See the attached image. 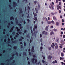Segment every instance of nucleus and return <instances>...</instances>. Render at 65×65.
I'll list each match as a JSON object with an SVG mask.
<instances>
[{
  "label": "nucleus",
  "mask_w": 65,
  "mask_h": 65,
  "mask_svg": "<svg viewBox=\"0 0 65 65\" xmlns=\"http://www.w3.org/2000/svg\"><path fill=\"white\" fill-rule=\"evenodd\" d=\"M50 5L51 6H49V8H50L52 10L53 9H54V7H53V5L52 4H50Z\"/></svg>",
  "instance_id": "1"
},
{
  "label": "nucleus",
  "mask_w": 65,
  "mask_h": 65,
  "mask_svg": "<svg viewBox=\"0 0 65 65\" xmlns=\"http://www.w3.org/2000/svg\"><path fill=\"white\" fill-rule=\"evenodd\" d=\"M31 61H32V63H33L34 64H35V62H34V61L35 60V58H33L31 59Z\"/></svg>",
  "instance_id": "2"
},
{
  "label": "nucleus",
  "mask_w": 65,
  "mask_h": 65,
  "mask_svg": "<svg viewBox=\"0 0 65 65\" xmlns=\"http://www.w3.org/2000/svg\"><path fill=\"white\" fill-rule=\"evenodd\" d=\"M13 7H15L17 6V4H16V3L15 2H13Z\"/></svg>",
  "instance_id": "3"
},
{
  "label": "nucleus",
  "mask_w": 65,
  "mask_h": 65,
  "mask_svg": "<svg viewBox=\"0 0 65 65\" xmlns=\"http://www.w3.org/2000/svg\"><path fill=\"white\" fill-rule=\"evenodd\" d=\"M32 49H31V51L32 52H35V51H34L33 50H34V46H33L32 47Z\"/></svg>",
  "instance_id": "4"
},
{
  "label": "nucleus",
  "mask_w": 65,
  "mask_h": 65,
  "mask_svg": "<svg viewBox=\"0 0 65 65\" xmlns=\"http://www.w3.org/2000/svg\"><path fill=\"white\" fill-rule=\"evenodd\" d=\"M49 27V25L47 26L45 28V30L46 31H48V28Z\"/></svg>",
  "instance_id": "5"
},
{
  "label": "nucleus",
  "mask_w": 65,
  "mask_h": 65,
  "mask_svg": "<svg viewBox=\"0 0 65 65\" xmlns=\"http://www.w3.org/2000/svg\"><path fill=\"white\" fill-rule=\"evenodd\" d=\"M33 31H34V35L35 37H36V35L35 34V29L34 28L33 29Z\"/></svg>",
  "instance_id": "6"
},
{
  "label": "nucleus",
  "mask_w": 65,
  "mask_h": 65,
  "mask_svg": "<svg viewBox=\"0 0 65 65\" xmlns=\"http://www.w3.org/2000/svg\"><path fill=\"white\" fill-rule=\"evenodd\" d=\"M52 57L51 55H49L48 56V59H51Z\"/></svg>",
  "instance_id": "7"
},
{
  "label": "nucleus",
  "mask_w": 65,
  "mask_h": 65,
  "mask_svg": "<svg viewBox=\"0 0 65 65\" xmlns=\"http://www.w3.org/2000/svg\"><path fill=\"white\" fill-rule=\"evenodd\" d=\"M60 23L59 22H56V25L58 26V25H59V24Z\"/></svg>",
  "instance_id": "8"
},
{
  "label": "nucleus",
  "mask_w": 65,
  "mask_h": 65,
  "mask_svg": "<svg viewBox=\"0 0 65 65\" xmlns=\"http://www.w3.org/2000/svg\"><path fill=\"white\" fill-rule=\"evenodd\" d=\"M32 40H33V38L32 37H31V39L30 40V43H31V42H32Z\"/></svg>",
  "instance_id": "9"
},
{
  "label": "nucleus",
  "mask_w": 65,
  "mask_h": 65,
  "mask_svg": "<svg viewBox=\"0 0 65 65\" xmlns=\"http://www.w3.org/2000/svg\"><path fill=\"white\" fill-rule=\"evenodd\" d=\"M19 10H20V13H22L23 12V11H22V9L21 8H20V9Z\"/></svg>",
  "instance_id": "10"
},
{
  "label": "nucleus",
  "mask_w": 65,
  "mask_h": 65,
  "mask_svg": "<svg viewBox=\"0 0 65 65\" xmlns=\"http://www.w3.org/2000/svg\"><path fill=\"white\" fill-rule=\"evenodd\" d=\"M33 13V14L34 15V18H35V17H37V14H36V13H34V12Z\"/></svg>",
  "instance_id": "11"
},
{
  "label": "nucleus",
  "mask_w": 65,
  "mask_h": 65,
  "mask_svg": "<svg viewBox=\"0 0 65 65\" xmlns=\"http://www.w3.org/2000/svg\"><path fill=\"white\" fill-rule=\"evenodd\" d=\"M31 33L32 34V36L35 37V36H34V34H33V31L32 30H31Z\"/></svg>",
  "instance_id": "12"
},
{
  "label": "nucleus",
  "mask_w": 65,
  "mask_h": 65,
  "mask_svg": "<svg viewBox=\"0 0 65 65\" xmlns=\"http://www.w3.org/2000/svg\"><path fill=\"white\" fill-rule=\"evenodd\" d=\"M52 34H53V35H54L55 34L54 33V32L53 31H52L50 33V35H52Z\"/></svg>",
  "instance_id": "13"
},
{
  "label": "nucleus",
  "mask_w": 65,
  "mask_h": 65,
  "mask_svg": "<svg viewBox=\"0 0 65 65\" xmlns=\"http://www.w3.org/2000/svg\"><path fill=\"white\" fill-rule=\"evenodd\" d=\"M53 20H54V21H56L57 20V19L55 16L53 17Z\"/></svg>",
  "instance_id": "14"
},
{
  "label": "nucleus",
  "mask_w": 65,
  "mask_h": 65,
  "mask_svg": "<svg viewBox=\"0 0 65 65\" xmlns=\"http://www.w3.org/2000/svg\"><path fill=\"white\" fill-rule=\"evenodd\" d=\"M40 48L41 50H40L41 52L42 51V49H43V47H42V46H41L40 47Z\"/></svg>",
  "instance_id": "15"
},
{
  "label": "nucleus",
  "mask_w": 65,
  "mask_h": 65,
  "mask_svg": "<svg viewBox=\"0 0 65 65\" xmlns=\"http://www.w3.org/2000/svg\"><path fill=\"white\" fill-rule=\"evenodd\" d=\"M10 20H14V18L13 17H12L10 18Z\"/></svg>",
  "instance_id": "16"
},
{
  "label": "nucleus",
  "mask_w": 65,
  "mask_h": 65,
  "mask_svg": "<svg viewBox=\"0 0 65 65\" xmlns=\"http://www.w3.org/2000/svg\"><path fill=\"white\" fill-rule=\"evenodd\" d=\"M58 45H56L55 46V48H56V49H58Z\"/></svg>",
  "instance_id": "17"
},
{
  "label": "nucleus",
  "mask_w": 65,
  "mask_h": 65,
  "mask_svg": "<svg viewBox=\"0 0 65 65\" xmlns=\"http://www.w3.org/2000/svg\"><path fill=\"white\" fill-rule=\"evenodd\" d=\"M47 23L48 24H51V22L50 21H48L47 22Z\"/></svg>",
  "instance_id": "18"
},
{
  "label": "nucleus",
  "mask_w": 65,
  "mask_h": 65,
  "mask_svg": "<svg viewBox=\"0 0 65 65\" xmlns=\"http://www.w3.org/2000/svg\"><path fill=\"white\" fill-rule=\"evenodd\" d=\"M27 18H30V16L29 15V14H28V15L27 17Z\"/></svg>",
  "instance_id": "19"
},
{
  "label": "nucleus",
  "mask_w": 65,
  "mask_h": 65,
  "mask_svg": "<svg viewBox=\"0 0 65 65\" xmlns=\"http://www.w3.org/2000/svg\"><path fill=\"white\" fill-rule=\"evenodd\" d=\"M51 49H52V48H51V47H48V50H49V51H50V50H51Z\"/></svg>",
  "instance_id": "20"
},
{
  "label": "nucleus",
  "mask_w": 65,
  "mask_h": 65,
  "mask_svg": "<svg viewBox=\"0 0 65 65\" xmlns=\"http://www.w3.org/2000/svg\"><path fill=\"white\" fill-rule=\"evenodd\" d=\"M51 23L52 24H55V22L53 21H51Z\"/></svg>",
  "instance_id": "21"
},
{
  "label": "nucleus",
  "mask_w": 65,
  "mask_h": 65,
  "mask_svg": "<svg viewBox=\"0 0 65 65\" xmlns=\"http://www.w3.org/2000/svg\"><path fill=\"white\" fill-rule=\"evenodd\" d=\"M17 32L18 33H19V34H22V32L21 31H18Z\"/></svg>",
  "instance_id": "22"
},
{
  "label": "nucleus",
  "mask_w": 65,
  "mask_h": 65,
  "mask_svg": "<svg viewBox=\"0 0 65 65\" xmlns=\"http://www.w3.org/2000/svg\"><path fill=\"white\" fill-rule=\"evenodd\" d=\"M9 7L10 8V9H12V7H11V6L10 5H9Z\"/></svg>",
  "instance_id": "23"
},
{
  "label": "nucleus",
  "mask_w": 65,
  "mask_h": 65,
  "mask_svg": "<svg viewBox=\"0 0 65 65\" xmlns=\"http://www.w3.org/2000/svg\"><path fill=\"white\" fill-rule=\"evenodd\" d=\"M35 18V21H37V17H34Z\"/></svg>",
  "instance_id": "24"
},
{
  "label": "nucleus",
  "mask_w": 65,
  "mask_h": 65,
  "mask_svg": "<svg viewBox=\"0 0 65 65\" xmlns=\"http://www.w3.org/2000/svg\"><path fill=\"white\" fill-rule=\"evenodd\" d=\"M61 55L62 57H63L64 56V54L63 53H61Z\"/></svg>",
  "instance_id": "25"
},
{
  "label": "nucleus",
  "mask_w": 65,
  "mask_h": 65,
  "mask_svg": "<svg viewBox=\"0 0 65 65\" xmlns=\"http://www.w3.org/2000/svg\"><path fill=\"white\" fill-rule=\"evenodd\" d=\"M54 30L55 32H56V31H57V29H54Z\"/></svg>",
  "instance_id": "26"
},
{
  "label": "nucleus",
  "mask_w": 65,
  "mask_h": 65,
  "mask_svg": "<svg viewBox=\"0 0 65 65\" xmlns=\"http://www.w3.org/2000/svg\"><path fill=\"white\" fill-rule=\"evenodd\" d=\"M22 40H22V39L21 38L19 39V41H22Z\"/></svg>",
  "instance_id": "27"
},
{
  "label": "nucleus",
  "mask_w": 65,
  "mask_h": 65,
  "mask_svg": "<svg viewBox=\"0 0 65 65\" xmlns=\"http://www.w3.org/2000/svg\"><path fill=\"white\" fill-rule=\"evenodd\" d=\"M17 48V46H15L13 47V48H14V50H15V49H16V48Z\"/></svg>",
  "instance_id": "28"
},
{
  "label": "nucleus",
  "mask_w": 65,
  "mask_h": 65,
  "mask_svg": "<svg viewBox=\"0 0 65 65\" xmlns=\"http://www.w3.org/2000/svg\"><path fill=\"white\" fill-rule=\"evenodd\" d=\"M44 19H45V20L46 21H47V19L46 18H44Z\"/></svg>",
  "instance_id": "29"
},
{
  "label": "nucleus",
  "mask_w": 65,
  "mask_h": 65,
  "mask_svg": "<svg viewBox=\"0 0 65 65\" xmlns=\"http://www.w3.org/2000/svg\"><path fill=\"white\" fill-rule=\"evenodd\" d=\"M54 45H51V46L52 47V48H54Z\"/></svg>",
  "instance_id": "30"
},
{
  "label": "nucleus",
  "mask_w": 65,
  "mask_h": 65,
  "mask_svg": "<svg viewBox=\"0 0 65 65\" xmlns=\"http://www.w3.org/2000/svg\"><path fill=\"white\" fill-rule=\"evenodd\" d=\"M35 10H36V13H38V11H38V10H36V8H35Z\"/></svg>",
  "instance_id": "31"
},
{
  "label": "nucleus",
  "mask_w": 65,
  "mask_h": 65,
  "mask_svg": "<svg viewBox=\"0 0 65 65\" xmlns=\"http://www.w3.org/2000/svg\"><path fill=\"white\" fill-rule=\"evenodd\" d=\"M56 42L57 43H59V40L58 39L57 40H56Z\"/></svg>",
  "instance_id": "32"
},
{
  "label": "nucleus",
  "mask_w": 65,
  "mask_h": 65,
  "mask_svg": "<svg viewBox=\"0 0 65 65\" xmlns=\"http://www.w3.org/2000/svg\"><path fill=\"white\" fill-rule=\"evenodd\" d=\"M16 22L17 24H18V19H17V20H16Z\"/></svg>",
  "instance_id": "33"
},
{
  "label": "nucleus",
  "mask_w": 65,
  "mask_h": 65,
  "mask_svg": "<svg viewBox=\"0 0 65 65\" xmlns=\"http://www.w3.org/2000/svg\"><path fill=\"white\" fill-rule=\"evenodd\" d=\"M42 62L43 63H45V61H44V60H42Z\"/></svg>",
  "instance_id": "34"
},
{
  "label": "nucleus",
  "mask_w": 65,
  "mask_h": 65,
  "mask_svg": "<svg viewBox=\"0 0 65 65\" xmlns=\"http://www.w3.org/2000/svg\"><path fill=\"white\" fill-rule=\"evenodd\" d=\"M23 55H24V56H25V55H26V52H24L23 53Z\"/></svg>",
  "instance_id": "35"
},
{
  "label": "nucleus",
  "mask_w": 65,
  "mask_h": 65,
  "mask_svg": "<svg viewBox=\"0 0 65 65\" xmlns=\"http://www.w3.org/2000/svg\"><path fill=\"white\" fill-rule=\"evenodd\" d=\"M45 31H43L42 32V34H44V33H45Z\"/></svg>",
  "instance_id": "36"
},
{
  "label": "nucleus",
  "mask_w": 65,
  "mask_h": 65,
  "mask_svg": "<svg viewBox=\"0 0 65 65\" xmlns=\"http://www.w3.org/2000/svg\"><path fill=\"white\" fill-rule=\"evenodd\" d=\"M27 30L26 29H25L24 31V33H26L27 32Z\"/></svg>",
  "instance_id": "37"
},
{
  "label": "nucleus",
  "mask_w": 65,
  "mask_h": 65,
  "mask_svg": "<svg viewBox=\"0 0 65 65\" xmlns=\"http://www.w3.org/2000/svg\"><path fill=\"white\" fill-rule=\"evenodd\" d=\"M13 57H11V58H10V60H12V59H13Z\"/></svg>",
  "instance_id": "38"
},
{
  "label": "nucleus",
  "mask_w": 65,
  "mask_h": 65,
  "mask_svg": "<svg viewBox=\"0 0 65 65\" xmlns=\"http://www.w3.org/2000/svg\"><path fill=\"white\" fill-rule=\"evenodd\" d=\"M25 3H28V2L27 1V0H25Z\"/></svg>",
  "instance_id": "39"
},
{
  "label": "nucleus",
  "mask_w": 65,
  "mask_h": 65,
  "mask_svg": "<svg viewBox=\"0 0 65 65\" xmlns=\"http://www.w3.org/2000/svg\"><path fill=\"white\" fill-rule=\"evenodd\" d=\"M24 45L25 46L26 45V42H24Z\"/></svg>",
  "instance_id": "40"
},
{
  "label": "nucleus",
  "mask_w": 65,
  "mask_h": 65,
  "mask_svg": "<svg viewBox=\"0 0 65 65\" xmlns=\"http://www.w3.org/2000/svg\"><path fill=\"white\" fill-rule=\"evenodd\" d=\"M47 32L45 31L44 34H45V35H47Z\"/></svg>",
  "instance_id": "41"
},
{
  "label": "nucleus",
  "mask_w": 65,
  "mask_h": 65,
  "mask_svg": "<svg viewBox=\"0 0 65 65\" xmlns=\"http://www.w3.org/2000/svg\"><path fill=\"white\" fill-rule=\"evenodd\" d=\"M37 59H35V63H37Z\"/></svg>",
  "instance_id": "42"
},
{
  "label": "nucleus",
  "mask_w": 65,
  "mask_h": 65,
  "mask_svg": "<svg viewBox=\"0 0 65 65\" xmlns=\"http://www.w3.org/2000/svg\"><path fill=\"white\" fill-rule=\"evenodd\" d=\"M27 20L28 23H30V20H29V19H27Z\"/></svg>",
  "instance_id": "43"
},
{
  "label": "nucleus",
  "mask_w": 65,
  "mask_h": 65,
  "mask_svg": "<svg viewBox=\"0 0 65 65\" xmlns=\"http://www.w3.org/2000/svg\"><path fill=\"white\" fill-rule=\"evenodd\" d=\"M21 48H23V45H21Z\"/></svg>",
  "instance_id": "44"
},
{
  "label": "nucleus",
  "mask_w": 65,
  "mask_h": 65,
  "mask_svg": "<svg viewBox=\"0 0 65 65\" xmlns=\"http://www.w3.org/2000/svg\"><path fill=\"white\" fill-rule=\"evenodd\" d=\"M26 37L27 38H29V35H27Z\"/></svg>",
  "instance_id": "45"
},
{
  "label": "nucleus",
  "mask_w": 65,
  "mask_h": 65,
  "mask_svg": "<svg viewBox=\"0 0 65 65\" xmlns=\"http://www.w3.org/2000/svg\"><path fill=\"white\" fill-rule=\"evenodd\" d=\"M14 26H13L12 27V28H11V29H14Z\"/></svg>",
  "instance_id": "46"
},
{
  "label": "nucleus",
  "mask_w": 65,
  "mask_h": 65,
  "mask_svg": "<svg viewBox=\"0 0 65 65\" xmlns=\"http://www.w3.org/2000/svg\"><path fill=\"white\" fill-rule=\"evenodd\" d=\"M51 14H52V15H54V14H55V13L53 12H52Z\"/></svg>",
  "instance_id": "47"
},
{
  "label": "nucleus",
  "mask_w": 65,
  "mask_h": 65,
  "mask_svg": "<svg viewBox=\"0 0 65 65\" xmlns=\"http://www.w3.org/2000/svg\"><path fill=\"white\" fill-rule=\"evenodd\" d=\"M34 3L35 4H36V3H37V2L36 1H35L34 2Z\"/></svg>",
  "instance_id": "48"
},
{
  "label": "nucleus",
  "mask_w": 65,
  "mask_h": 65,
  "mask_svg": "<svg viewBox=\"0 0 65 65\" xmlns=\"http://www.w3.org/2000/svg\"><path fill=\"white\" fill-rule=\"evenodd\" d=\"M58 8H60V9H61V6H59Z\"/></svg>",
  "instance_id": "49"
},
{
  "label": "nucleus",
  "mask_w": 65,
  "mask_h": 65,
  "mask_svg": "<svg viewBox=\"0 0 65 65\" xmlns=\"http://www.w3.org/2000/svg\"><path fill=\"white\" fill-rule=\"evenodd\" d=\"M28 65H30V62L29 61H28Z\"/></svg>",
  "instance_id": "50"
},
{
  "label": "nucleus",
  "mask_w": 65,
  "mask_h": 65,
  "mask_svg": "<svg viewBox=\"0 0 65 65\" xmlns=\"http://www.w3.org/2000/svg\"><path fill=\"white\" fill-rule=\"evenodd\" d=\"M29 55L30 56H31V52H29Z\"/></svg>",
  "instance_id": "51"
},
{
  "label": "nucleus",
  "mask_w": 65,
  "mask_h": 65,
  "mask_svg": "<svg viewBox=\"0 0 65 65\" xmlns=\"http://www.w3.org/2000/svg\"><path fill=\"white\" fill-rule=\"evenodd\" d=\"M33 57H34V58H35L36 57V56L35 55H33Z\"/></svg>",
  "instance_id": "52"
},
{
  "label": "nucleus",
  "mask_w": 65,
  "mask_h": 65,
  "mask_svg": "<svg viewBox=\"0 0 65 65\" xmlns=\"http://www.w3.org/2000/svg\"><path fill=\"white\" fill-rule=\"evenodd\" d=\"M23 22H24V24H26V21H23Z\"/></svg>",
  "instance_id": "53"
},
{
  "label": "nucleus",
  "mask_w": 65,
  "mask_h": 65,
  "mask_svg": "<svg viewBox=\"0 0 65 65\" xmlns=\"http://www.w3.org/2000/svg\"><path fill=\"white\" fill-rule=\"evenodd\" d=\"M26 10H27V8H26V7H25V11H27Z\"/></svg>",
  "instance_id": "54"
},
{
  "label": "nucleus",
  "mask_w": 65,
  "mask_h": 65,
  "mask_svg": "<svg viewBox=\"0 0 65 65\" xmlns=\"http://www.w3.org/2000/svg\"><path fill=\"white\" fill-rule=\"evenodd\" d=\"M15 41H13L12 42V43H14L15 42Z\"/></svg>",
  "instance_id": "55"
},
{
  "label": "nucleus",
  "mask_w": 65,
  "mask_h": 65,
  "mask_svg": "<svg viewBox=\"0 0 65 65\" xmlns=\"http://www.w3.org/2000/svg\"><path fill=\"white\" fill-rule=\"evenodd\" d=\"M35 28H36V29L37 28V26H35Z\"/></svg>",
  "instance_id": "56"
},
{
  "label": "nucleus",
  "mask_w": 65,
  "mask_h": 65,
  "mask_svg": "<svg viewBox=\"0 0 65 65\" xmlns=\"http://www.w3.org/2000/svg\"><path fill=\"white\" fill-rule=\"evenodd\" d=\"M18 25H19V26H21V25H22V24L19 23L18 24Z\"/></svg>",
  "instance_id": "57"
},
{
  "label": "nucleus",
  "mask_w": 65,
  "mask_h": 65,
  "mask_svg": "<svg viewBox=\"0 0 65 65\" xmlns=\"http://www.w3.org/2000/svg\"><path fill=\"white\" fill-rule=\"evenodd\" d=\"M28 8L29 10H30V7H29V6H28Z\"/></svg>",
  "instance_id": "58"
},
{
  "label": "nucleus",
  "mask_w": 65,
  "mask_h": 65,
  "mask_svg": "<svg viewBox=\"0 0 65 65\" xmlns=\"http://www.w3.org/2000/svg\"><path fill=\"white\" fill-rule=\"evenodd\" d=\"M53 44V45H54V46H55V43H52Z\"/></svg>",
  "instance_id": "59"
},
{
  "label": "nucleus",
  "mask_w": 65,
  "mask_h": 65,
  "mask_svg": "<svg viewBox=\"0 0 65 65\" xmlns=\"http://www.w3.org/2000/svg\"><path fill=\"white\" fill-rule=\"evenodd\" d=\"M20 29H22V28H23V26H21L20 27Z\"/></svg>",
  "instance_id": "60"
},
{
  "label": "nucleus",
  "mask_w": 65,
  "mask_h": 65,
  "mask_svg": "<svg viewBox=\"0 0 65 65\" xmlns=\"http://www.w3.org/2000/svg\"><path fill=\"white\" fill-rule=\"evenodd\" d=\"M17 35L18 36H19V35H20L19 34V33H17Z\"/></svg>",
  "instance_id": "61"
},
{
  "label": "nucleus",
  "mask_w": 65,
  "mask_h": 65,
  "mask_svg": "<svg viewBox=\"0 0 65 65\" xmlns=\"http://www.w3.org/2000/svg\"><path fill=\"white\" fill-rule=\"evenodd\" d=\"M21 38L22 39H24V37H21Z\"/></svg>",
  "instance_id": "62"
},
{
  "label": "nucleus",
  "mask_w": 65,
  "mask_h": 65,
  "mask_svg": "<svg viewBox=\"0 0 65 65\" xmlns=\"http://www.w3.org/2000/svg\"><path fill=\"white\" fill-rule=\"evenodd\" d=\"M40 37H41V38L42 37V35L41 34H40Z\"/></svg>",
  "instance_id": "63"
},
{
  "label": "nucleus",
  "mask_w": 65,
  "mask_h": 65,
  "mask_svg": "<svg viewBox=\"0 0 65 65\" xmlns=\"http://www.w3.org/2000/svg\"><path fill=\"white\" fill-rule=\"evenodd\" d=\"M63 38H65V35H64L63 36Z\"/></svg>",
  "instance_id": "64"
}]
</instances>
